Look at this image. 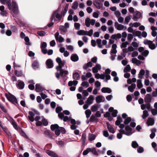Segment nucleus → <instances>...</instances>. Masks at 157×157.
Segmentation results:
<instances>
[{
    "label": "nucleus",
    "instance_id": "nucleus-49",
    "mask_svg": "<svg viewBox=\"0 0 157 157\" xmlns=\"http://www.w3.org/2000/svg\"><path fill=\"white\" fill-rule=\"evenodd\" d=\"M98 109V108L95 105H93L91 108V110L93 112L97 111Z\"/></svg>",
    "mask_w": 157,
    "mask_h": 157
},
{
    "label": "nucleus",
    "instance_id": "nucleus-11",
    "mask_svg": "<svg viewBox=\"0 0 157 157\" xmlns=\"http://www.w3.org/2000/svg\"><path fill=\"white\" fill-rule=\"evenodd\" d=\"M93 4L98 9H100L103 6V4L101 2H98L97 0L94 1Z\"/></svg>",
    "mask_w": 157,
    "mask_h": 157
},
{
    "label": "nucleus",
    "instance_id": "nucleus-22",
    "mask_svg": "<svg viewBox=\"0 0 157 157\" xmlns=\"http://www.w3.org/2000/svg\"><path fill=\"white\" fill-rule=\"evenodd\" d=\"M90 120L91 122H97L98 121V119L94 115H92L90 118Z\"/></svg>",
    "mask_w": 157,
    "mask_h": 157
},
{
    "label": "nucleus",
    "instance_id": "nucleus-44",
    "mask_svg": "<svg viewBox=\"0 0 157 157\" xmlns=\"http://www.w3.org/2000/svg\"><path fill=\"white\" fill-rule=\"evenodd\" d=\"M20 135H21L23 137L25 138L26 139H28V137L26 135V134L25 133V132H24V131L22 130V129H21L20 128Z\"/></svg>",
    "mask_w": 157,
    "mask_h": 157
},
{
    "label": "nucleus",
    "instance_id": "nucleus-17",
    "mask_svg": "<svg viewBox=\"0 0 157 157\" xmlns=\"http://www.w3.org/2000/svg\"><path fill=\"white\" fill-rule=\"evenodd\" d=\"M46 153L50 156L52 157H58V156L54 152L50 150H47Z\"/></svg>",
    "mask_w": 157,
    "mask_h": 157
},
{
    "label": "nucleus",
    "instance_id": "nucleus-32",
    "mask_svg": "<svg viewBox=\"0 0 157 157\" xmlns=\"http://www.w3.org/2000/svg\"><path fill=\"white\" fill-rule=\"evenodd\" d=\"M133 34L134 36L135 35L136 36H138L139 38H141V32L140 31H136L135 32H134L133 33Z\"/></svg>",
    "mask_w": 157,
    "mask_h": 157
},
{
    "label": "nucleus",
    "instance_id": "nucleus-60",
    "mask_svg": "<svg viewBox=\"0 0 157 157\" xmlns=\"http://www.w3.org/2000/svg\"><path fill=\"white\" fill-rule=\"evenodd\" d=\"M59 130H60V132L62 134H64L66 133V130L63 127H59Z\"/></svg>",
    "mask_w": 157,
    "mask_h": 157
},
{
    "label": "nucleus",
    "instance_id": "nucleus-36",
    "mask_svg": "<svg viewBox=\"0 0 157 157\" xmlns=\"http://www.w3.org/2000/svg\"><path fill=\"white\" fill-rule=\"evenodd\" d=\"M145 73V71L144 69H141L140 70L139 74V78H142L143 76L144 75Z\"/></svg>",
    "mask_w": 157,
    "mask_h": 157
},
{
    "label": "nucleus",
    "instance_id": "nucleus-63",
    "mask_svg": "<svg viewBox=\"0 0 157 157\" xmlns=\"http://www.w3.org/2000/svg\"><path fill=\"white\" fill-rule=\"evenodd\" d=\"M6 134L8 136V139L9 140H11L12 139V136L11 135V133L9 131L7 132H6Z\"/></svg>",
    "mask_w": 157,
    "mask_h": 157
},
{
    "label": "nucleus",
    "instance_id": "nucleus-50",
    "mask_svg": "<svg viewBox=\"0 0 157 157\" xmlns=\"http://www.w3.org/2000/svg\"><path fill=\"white\" fill-rule=\"evenodd\" d=\"M46 33L43 31H38L37 32V34L40 36H44Z\"/></svg>",
    "mask_w": 157,
    "mask_h": 157
},
{
    "label": "nucleus",
    "instance_id": "nucleus-41",
    "mask_svg": "<svg viewBox=\"0 0 157 157\" xmlns=\"http://www.w3.org/2000/svg\"><path fill=\"white\" fill-rule=\"evenodd\" d=\"M85 113L86 115V117L88 118L90 117V115L91 114V112L90 110L87 109L86 110Z\"/></svg>",
    "mask_w": 157,
    "mask_h": 157
},
{
    "label": "nucleus",
    "instance_id": "nucleus-55",
    "mask_svg": "<svg viewBox=\"0 0 157 157\" xmlns=\"http://www.w3.org/2000/svg\"><path fill=\"white\" fill-rule=\"evenodd\" d=\"M55 17L57 19L59 20H60L62 17V14H60L58 13V12L56 13L55 15Z\"/></svg>",
    "mask_w": 157,
    "mask_h": 157
},
{
    "label": "nucleus",
    "instance_id": "nucleus-29",
    "mask_svg": "<svg viewBox=\"0 0 157 157\" xmlns=\"http://www.w3.org/2000/svg\"><path fill=\"white\" fill-rule=\"evenodd\" d=\"M96 137V136L94 134H89L88 136V140L90 141H92L95 140Z\"/></svg>",
    "mask_w": 157,
    "mask_h": 157
},
{
    "label": "nucleus",
    "instance_id": "nucleus-38",
    "mask_svg": "<svg viewBox=\"0 0 157 157\" xmlns=\"http://www.w3.org/2000/svg\"><path fill=\"white\" fill-rule=\"evenodd\" d=\"M0 108L3 112L5 113H6L7 112V110L5 107L3 105L1 102H0Z\"/></svg>",
    "mask_w": 157,
    "mask_h": 157
},
{
    "label": "nucleus",
    "instance_id": "nucleus-54",
    "mask_svg": "<svg viewBox=\"0 0 157 157\" xmlns=\"http://www.w3.org/2000/svg\"><path fill=\"white\" fill-rule=\"evenodd\" d=\"M144 151L143 148L141 146H140L137 149V151L138 153H142Z\"/></svg>",
    "mask_w": 157,
    "mask_h": 157
},
{
    "label": "nucleus",
    "instance_id": "nucleus-21",
    "mask_svg": "<svg viewBox=\"0 0 157 157\" xmlns=\"http://www.w3.org/2000/svg\"><path fill=\"white\" fill-rule=\"evenodd\" d=\"M101 91L103 93H110L112 92V90L109 88L104 87L101 89Z\"/></svg>",
    "mask_w": 157,
    "mask_h": 157
},
{
    "label": "nucleus",
    "instance_id": "nucleus-47",
    "mask_svg": "<svg viewBox=\"0 0 157 157\" xmlns=\"http://www.w3.org/2000/svg\"><path fill=\"white\" fill-rule=\"evenodd\" d=\"M146 103L145 104L146 106V108L149 111L151 110V104L150 102H146Z\"/></svg>",
    "mask_w": 157,
    "mask_h": 157
},
{
    "label": "nucleus",
    "instance_id": "nucleus-1",
    "mask_svg": "<svg viewBox=\"0 0 157 157\" xmlns=\"http://www.w3.org/2000/svg\"><path fill=\"white\" fill-rule=\"evenodd\" d=\"M7 6L13 17L16 16L18 14V6L15 2L12 1L11 3L9 5H8Z\"/></svg>",
    "mask_w": 157,
    "mask_h": 157
},
{
    "label": "nucleus",
    "instance_id": "nucleus-34",
    "mask_svg": "<svg viewBox=\"0 0 157 157\" xmlns=\"http://www.w3.org/2000/svg\"><path fill=\"white\" fill-rule=\"evenodd\" d=\"M91 151V148H87L86 149L84 150L83 152V155H86L89 152Z\"/></svg>",
    "mask_w": 157,
    "mask_h": 157
},
{
    "label": "nucleus",
    "instance_id": "nucleus-30",
    "mask_svg": "<svg viewBox=\"0 0 157 157\" xmlns=\"http://www.w3.org/2000/svg\"><path fill=\"white\" fill-rule=\"evenodd\" d=\"M148 116V113L147 110H144L143 111V114L142 116L143 119H145Z\"/></svg>",
    "mask_w": 157,
    "mask_h": 157
},
{
    "label": "nucleus",
    "instance_id": "nucleus-31",
    "mask_svg": "<svg viewBox=\"0 0 157 157\" xmlns=\"http://www.w3.org/2000/svg\"><path fill=\"white\" fill-rule=\"evenodd\" d=\"M59 128V126L57 124H52L51 125L50 127V128L51 129L52 131H54L55 129Z\"/></svg>",
    "mask_w": 157,
    "mask_h": 157
},
{
    "label": "nucleus",
    "instance_id": "nucleus-58",
    "mask_svg": "<svg viewBox=\"0 0 157 157\" xmlns=\"http://www.w3.org/2000/svg\"><path fill=\"white\" fill-rule=\"evenodd\" d=\"M62 110V107L60 106L57 107L56 109V112L58 114L59 113V112L61 111Z\"/></svg>",
    "mask_w": 157,
    "mask_h": 157
},
{
    "label": "nucleus",
    "instance_id": "nucleus-18",
    "mask_svg": "<svg viewBox=\"0 0 157 157\" xmlns=\"http://www.w3.org/2000/svg\"><path fill=\"white\" fill-rule=\"evenodd\" d=\"M155 123L154 119L151 117H149L147 121V123L148 126L153 125Z\"/></svg>",
    "mask_w": 157,
    "mask_h": 157
},
{
    "label": "nucleus",
    "instance_id": "nucleus-28",
    "mask_svg": "<svg viewBox=\"0 0 157 157\" xmlns=\"http://www.w3.org/2000/svg\"><path fill=\"white\" fill-rule=\"evenodd\" d=\"M137 86L138 89H140L143 87L141 80L140 79H138L137 81Z\"/></svg>",
    "mask_w": 157,
    "mask_h": 157
},
{
    "label": "nucleus",
    "instance_id": "nucleus-40",
    "mask_svg": "<svg viewBox=\"0 0 157 157\" xmlns=\"http://www.w3.org/2000/svg\"><path fill=\"white\" fill-rule=\"evenodd\" d=\"M131 70V68L129 65H127L124 68V72H129Z\"/></svg>",
    "mask_w": 157,
    "mask_h": 157
},
{
    "label": "nucleus",
    "instance_id": "nucleus-16",
    "mask_svg": "<svg viewBox=\"0 0 157 157\" xmlns=\"http://www.w3.org/2000/svg\"><path fill=\"white\" fill-rule=\"evenodd\" d=\"M70 58L71 60L74 62L77 61L79 59V58L77 55L75 53L72 54L71 55Z\"/></svg>",
    "mask_w": 157,
    "mask_h": 157
},
{
    "label": "nucleus",
    "instance_id": "nucleus-6",
    "mask_svg": "<svg viewBox=\"0 0 157 157\" xmlns=\"http://www.w3.org/2000/svg\"><path fill=\"white\" fill-rule=\"evenodd\" d=\"M55 39L56 41H58L59 43H61L64 41V39L61 36H59L58 32H56L54 34Z\"/></svg>",
    "mask_w": 157,
    "mask_h": 157
},
{
    "label": "nucleus",
    "instance_id": "nucleus-59",
    "mask_svg": "<svg viewBox=\"0 0 157 157\" xmlns=\"http://www.w3.org/2000/svg\"><path fill=\"white\" fill-rule=\"evenodd\" d=\"M74 26L75 29L78 30L80 29V24L79 23H75L74 24Z\"/></svg>",
    "mask_w": 157,
    "mask_h": 157
},
{
    "label": "nucleus",
    "instance_id": "nucleus-15",
    "mask_svg": "<svg viewBox=\"0 0 157 157\" xmlns=\"http://www.w3.org/2000/svg\"><path fill=\"white\" fill-rule=\"evenodd\" d=\"M59 30L60 31V33L62 35H65L67 32V29L64 26L60 25L59 28Z\"/></svg>",
    "mask_w": 157,
    "mask_h": 157
},
{
    "label": "nucleus",
    "instance_id": "nucleus-57",
    "mask_svg": "<svg viewBox=\"0 0 157 157\" xmlns=\"http://www.w3.org/2000/svg\"><path fill=\"white\" fill-rule=\"evenodd\" d=\"M47 46V43L45 42H43L41 43L40 45V48H46Z\"/></svg>",
    "mask_w": 157,
    "mask_h": 157
},
{
    "label": "nucleus",
    "instance_id": "nucleus-27",
    "mask_svg": "<svg viewBox=\"0 0 157 157\" xmlns=\"http://www.w3.org/2000/svg\"><path fill=\"white\" fill-rule=\"evenodd\" d=\"M59 11L58 9L54 11L53 12L51 17V19H50V22H52L53 19L55 17V15L56 13L58 12Z\"/></svg>",
    "mask_w": 157,
    "mask_h": 157
},
{
    "label": "nucleus",
    "instance_id": "nucleus-3",
    "mask_svg": "<svg viewBox=\"0 0 157 157\" xmlns=\"http://www.w3.org/2000/svg\"><path fill=\"white\" fill-rule=\"evenodd\" d=\"M124 129H121L119 130V132L123 134H125L127 136H131L132 134V129L129 126H126Z\"/></svg>",
    "mask_w": 157,
    "mask_h": 157
},
{
    "label": "nucleus",
    "instance_id": "nucleus-46",
    "mask_svg": "<svg viewBox=\"0 0 157 157\" xmlns=\"http://www.w3.org/2000/svg\"><path fill=\"white\" fill-rule=\"evenodd\" d=\"M66 61L65 60H63L62 62L58 63L59 67H62L63 66L66 64Z\"/></svg>",
    "mask_w": 157,
    "mask_h": 157
},
{
    "label": "nucleus",
    "instance_id": "nucleus-25",
    "mask_svg": "<svg viewBox=\"0 0 157 157\" xmlns=\"http://www.w3.org/2000/svg\"><path fill=\"white\" fill-rule=\"evenodd\" d=\"M73 78L75 80H78L80 78V76L77 72L73 73Z\"/></svg>",
    "mask_w": 157,
    "mask_h": 157
},
{
    "label": "nucleus",
    "instance_id": "nucleus-48",
    "mask_svg": "<svg viewBox=\"0 0 157 157\" xmlns=\"http://www.w3.org/2000/svg\"><path fill=\"white\" fill-rule=\"evenodd\" d=\"M42 123L43 125L44 126H46L48 124V121L44 118H43L42 119Z\"/></svg>",
    "mask_w": 157,
    "mask_h": 157
},
{
    "label": "nucleus",
    "instance_id": "nucleus-45",
    "mask_svg": "<svg viewBox=\"0 0 157 157\" xmlns=\"http://www.w3.org/2000/svg\"><path fill=\"white\" fill-rule=\"evenodd\" d=\"M24 40L25 42V44L27 45H30L31 43L29 42V39L28 37L25 36L24 38Z\"/></svg>",
    "mask_w": 157,
    "mask_h": 157
},
{
    "label": "nucleus",
    "instance_id": "nucleus-56",
    "mask_svg": "<svg viewBox=\"0 0 157 157\" xmlns=\"http://www.w3.org/2000/svg\"><path fill=\"white\" fill-rule=\"evenodd\" d=\"M131 16L129 15L128 16H127L125 18V22L127 23L128 24V23L130 21V20H131Z\"/></svg>",
    "mask_w": 157,
    "mask_h": 157
},
{
    "label": "nucleus",
    "instance_id": "nucleus-43",
    "mask_svg": "<svg viewBox=\"0 0 157 157\" xmlns=\"http://www.w3.org/2000/svg\"><path fill=\"white\" fill-rule=\"evenodd\" d=\"M131 118L130 117H128L124 121V123L125 124H128L131 121Z\"/></svg>",
    "mask_w": 157,
    "mask_h": 157
},
{
    "label": "nucleus",
    "instance_id": "nucleus-5",
    "mask_svg": "<svg viewBox=\"0 0 157 157\" xmlns=\"http://www.w3.org/2000/svg\"><path fill=\"white\" fill-rule=\"evenodd\" d=\"M133 15V19L135 21H137L138 19L140 18L142 16L140 12L137 11H135Z\"/></svg>",
    "mask_w": 157,
    "mask_h": 157
},
{
    "label": "nucleus",
    "instance_id": "nucleus-52",
    "mask_svg": "<svg viewBox=\"0 0 157 157\" xmlns=\"http://www.w3.org/2000/svg\"><path fill=\"white\" fill-rule=\"evenodd\" d=\"M149 52L147 50H145L142 52L141 54L143 56L146 57L148 54Z\"/></svg>",
    "mask_w": 157,
    "mask_h": 157
},
{
    "label": "nucleus",
    "instance_id": "nucleus-39",
    "mask_svg": "<svg viewBox=\"0 0 157 157\" xmlns=\"http://www.w3.org/2000/svg\"><path fill=\"white\" fill-rule=\"evenodd\" d=\"M132 146L134 148H136L139 147V145L136 141H133L132 143Z\"/></svg>",
    "mask_w": 157,
    "mask_h": 157
},
{
    "label": "nucleus",
    "instance_id": "nucleus-2",
    "mask_svg": "<svg viewBox=\"0 0 157 157\" xmlns=\"http://www.w3.org/2000/svg\"><path fill=\"white\" fill-rule=\"evenodd\" d=\"M5 96L9 101L17 106V104H18L17 100L14 95L9 92L8 94H5Z\"/></svg>",
    "mask_w": 157,
    "mask_h": 157
},
{
    "label": "nucleus",
    "instance_id": "nucleus-42",
    "mask_svg": "<svg viewBox=\"0 0 157 157\" xmlns=\"http://www.w3.org/2000/svg\"><path fill=\"white\" fill-rule=\"evenodd\" d=\"M78 6V3L77 2L75 1L73 4L72 6V8L73 10H76Z\"/></svg>",
    "mask_w": 157,
    "mask_h": 157
},
{
    "label": "nucleus",
    "instance_id": "nucleus-13",
    "mask_svg": "<svg viewBox=\"0 0 157 157\" xmlns=\"http://www.w3.org/2000/svg\"><path fill=\"white\" fill-rule=\"evenodd\" d=\"M105 100L104 97L101 95L97 96L96 98V102L98 103H100L103 102Z\"/></svg>",
    "mask_w": 157,
    "mask_h": 157
},
{
    "label": "nucleus",
    "instance_id": "nucleus-53",
    "mask_svg": "<svg viewBox=\"0 0 157 157\" xmlns=\"http://www.w3.org/2000/svg\"><path fill=\"white\" fill-rule=\"evenodd\" d=\"M81 85L83 86H86V87H87L89 86V84L87 82L84 81L82 83Z\"/></svg>",
    "mask_w": 157,
    "mask_h": 157
},
{
    "label": "nucleus",
    "instance_id": "nucleus-23",
    "mask_svg": "<svg viewBox=\"0 0 157 157\" xmlns=\"http://www.w3.org/2000/svg\"><path fill=\"white\" fill-rule=\"evenodd\" d=\"M11 123L13 125L14 128L16 130H18V132H20V130H18L17 125V123L15 122V121L13 119H12L11 120Z\"/></svg>",
    "mask_w": 157,
    "mask_h": 157
},
{
    "label": "nucleus",
    "instance_id": "nucleus-51",
    "mask_svg": "<svg viewBox=\"0 0 157 157\" xmlns=\"http://www.w3.org/2000/svg\"><path fill=\"white\" fill-rule=\"evenodd\" d=\"M8 13L7 11L6 10H4L3 11H1L0 12V14L3 17L6 16V14Z\"/></svg>",
    "mask_w": 157,
    "mask_h": 157
},
{
    "label": "nucleus",
    "instance_id": "nucleus-10",
    "mask_svg": "<svg viewBox=\"0 0 157 157\" xmlns=\"http://www.w3.org/2000/svg\"><path fill=\"white\" fill-rule=\"evenodd\" d=\"M114 26L118 30H121L123 29L124 27V26L123 25L119 24L117 22L115 23Z\"/></svg>",
    "mask_w": 157,
    "mask_h": 157
},
{
    "label": "nucleus",
    "instance_id": "nucleus-37",
    "mask_svg": "<svg viewBox=\"0 0 157 157\" xmlns=\"http://www.w3.org/2000/svg\"><path fill=\"white\" fill-rule=\"evenodd\" d=\"M94 155L98 156V153L97 151V149L95 148H93L92 149H91V151Z\"/></svg>",
    "mask_w": 157,
    "mask_h": 157
},
{
    "label": "nucleus",
    "instance_id": "nucleus-4",
    "mask_svg": "<svg viewBox=\"0 0 157 157\" xmlns=\"http://www.w3.org/2000/svg\"><path fill=\"white\" fill-rule=\"evenodd\" d=\"M60 75L62 78L63 81L64 83L68 78L67 75L68 74V72L67 71L62 70L60 71Z\"/></svg>",
    "mask_w": 157,
    "mask_h": 157
},
{
    "label": "nucleus",
    "instance_id": "nucleus-33",
    "mask_svg": "<svg viewBox=\"0 0 157 157\" xmlns=\"http://www.w3.org/2000/svg\"><path fill=\"white\" fill-rule=\"evenodd\" d=\"M90 19L89 18L87 17L85 20V24L87 27H89L90 25Z\"/></svg>",
    "mask_w": 157,
    "mask_h": 157
},
{
    "label": "nucleus",
    "instance_id": "nucleus-19",
    "mask_svg": "<svg viewBox=\"0 0 157 157\" xmlns=\"http://www.w3.org/2000/svg\"><path fill=\"white\" fill-rule=\"evenodd\" d=\"M86 134L85 133H82L81 139V141L82 146H84L86 143Z\"/></svg>",
    "mask_w": 157,
    "mask_h": 157
},
{
    "label": "nucleus",
    "instance_id": "nucleus-9",
    "mask_svg": "<svg viewBox=\"0 0 157 157\" xmlns=\"http://www.w3.org/2000/svg\"><path fill=\"white\" fill-rule=\"evenodd\" d=\"M106 125L107 128L108 129L109 132L112 133H114L115 132V131L114 130L112 125L109 122H107L106 123Z\"/></svg>",
    "mask_w": 157,
    "mask_h": 157
},
{
    "label": "nucleus",
    "instance_id": "nucleus-64",
    "mask_svg": "<svg viewBox=\"0 0 157 157\" xmlns=\"http://www.w3.org/2000/svg\"><path fill=\"white\" fill-rule=\"evenodd\" d=\"M83 96L85 97L89 95V93L86 90H84L82 93Z\"/></svg>",
    "mask_w": 157,
    "mask_h": 157
},
{
    "label": "nucleus",
    "instance_id": "nucleus-24",
    "mask_svg": "<svg viewBox=\"0 0 157 157\" xmlns=\"http://www.w3.org/2000/svg\"><path fill=\"white\" fill-rule=\"evenodd\" d=\"M92 63L91 62L89 61L88 63H85L83 66V69L86 70L89 67H91L92 66Z\"/></svg>",
    "mask_w": 157,
    "mask_h": 157
},
{
    "label": "nucleus",
    "instance_id": "nucleus-35",
    "mask_svg": "<svg viewBox=\"0 0 157 157\" xmlns=\"http://www.w3.org/2000/svg\"><path fill=\"white\" fill-rule=\"evenodd\" d=\"M148 46L149 48L151 50L154 49L156 47L155 44L153 43L152 41H151V43L149 44Z\"/></svg>",
    "mask_w": 157,
    "mask_h": 157
},
{
    "label": "nucleus",
    "instance_id": "nucleus-20",
    "mask_svg": "<svg viewBox=\"0 0 157 157\" xmlns=\"http://www.w3.org/2000/svg\"><path fill=\"white\" fill-rule=\"evenodd\" d=\"M32 67L34 70H36L39 68V64L37 60H35L33 61L32 64Z\"/></svg>",
    "mask_w": 157,
    "mask_h": 157
},
{
    "label": "nucleus",
    "instance_id": "nucleus-61",
    "mask_svg": "<svg viewBox=\"0 0 157 157\" xmlns=\"http://www.w3.org/2000/svg\"><path fill=\"white\" fill-rule=\"evenodd\" d=\"M108 30L109 33H113L114 31V28L112 26H110L108 27Z\"/></svg>",
    "mask_w": 157,
    "mask_h": 157
},
{
    "label": "nucleus",
    "instance_id": "nucleus-7",
    "mask_svg": "<svg viewBox=\"0 0 157 157\" xmlns=\"http://www.w3.org/2000/svg\"><path fill=\"white\" fill-rule=\"evenodd\" d=\"M46 64L48 68H51L53 67L52 60L50 59H48L46 62Z\"/></svg>",
    "mask_w": 157,
    "mask_h": 157
},
{
    "label": "nucleus",
    "instance_id": "nucleus-26",
    "mask_svg": "<svg viewBox=\"0 0 157 157\" xmlns=\"http://www.w3.org/2000/svg\"><path fill=\"white\" fill-rule=\"evenodd\" d=\"M44 133L46 137H49L51 139L52 138V135L49 131H44Z\"/></svg>",
    "mask_w": 157,
    "mask_h": 157
},
{
    "label": "nucleus",
    "instance_id": "nucleus-12",
    "mask_svg": "<svg viewBox=\"0 0 157 157\" xmlns=\"http://www.w3.org/2000/svg\"><path fill=\"white\" fill-rule=\"evenodd\" d=\"M94 99V96L91 95H90L86 102L89 105H90L93 103V101Z\"/></svg>",
    "mask_w": 157,
    "mask_h": 157
},
{
    "label": "nucleus",
    "instance_id": "nucleus-62",
    "mask_svg": "<svg viewBox=\"0 0 157 157\" xmlns=\"http://www.w3.org/2000/svg\"><path fill=\"white\" fill-rule=\"evenodd\" d=\"M151 113L153 115L155 116L157 114V110L155 109H151Z\"/></svg>",
    "mask_w": 157,
    "mask_h": 157
},
{
    "label": "nucleus",
    "instance_id": "nucleus-8",
    "mask_svg": "<svg viewBox=\"0 0 157 157\" xmlns=\"http://www.w3.org/2000/svg\"><path fill=\"white\" fill-rule=\"evenodd\" d=\"M35 90L36 92H39L43 91L45 89L40 84L37 83L35 85Z\"/></svg>",
    "mask_w": 157,
    "mask_h": 157
},
{
    "label": "nucleus",
    "instance_id": "nucleus-14",
    "mask_svg": "<svg viewBox=\"0 0 157 157\" xmlns=\"http://www.w3.org/2000/svg\"><path fill=\"white\" fill-rule=\"evenodd\" d=\"M152 99V97L151 94H147L144 98L145 102H150Z\"/></svg>",
    "mask_w": 157,
    "mask_h": 157
}]
</instances>
